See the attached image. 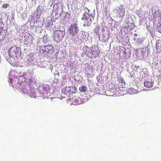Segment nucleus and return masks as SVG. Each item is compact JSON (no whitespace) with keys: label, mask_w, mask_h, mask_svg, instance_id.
<instances>
[{"label":"nucleus","mask_w":161,"mask_h":161,"mask_svg":"<svg viewBox=\"0 0 161 161\" xmlns=\"http://www.w3.org/2000/svg\"><path fill=\"white\" fill-rule=\"evenodd\" d=\"M83 52L88 57L90 58H95L97 57L99 53V50L95 47H92L89 48L85 46L83 48Z\"/></svg>","instance_id":"nucleus-1"},{"label":"nucleus","mask_w":161,"mask_h":161,"mask_svg":"<svg viewBox=\"0 0 161 161\" xmlns=\"http://www.w3.org/2000/svg\"><path fill=\"white\" fill-rule=\"evenodd\" d=\"M21 52L19 48L16 46L11 47L8 51V55L10 58H18L20 55Z\"/></svg>","instance_id":"nucleus-2"},{"label":"nucleus","mask_w":161,"mask_h":161,"mask_svg":"<svg viewBox=\"0 0 161 161\" xmlns=\"http://www.w3.org/2000/svg\"><path fill=\"white\" fill-rule=\"evenodd\" d=\"M65 33V29L63 28L62 30L55 31L54 33V40L57 42H61L64 37Z\"/></svg>","instance_id":"nucleus-3"},{"label":"nucleus","mask_w":161,"mask_h":161,"mask_svg":"<svg viewBox=\"0 0 161 161\" xmlns=\"http://www.w3.org/2000/svg\"><path fill=\"white\" fill-rule=\"evenodd\" d=\"M80 30L76 22L72 24L69 27L68 31L70 35L73 37L75 36L79 32Z\"/></svg>","instance_id":"nucleus-4"},{"label":"nucleus","mask_w":161,"mask_h":161,"mask_svg":"<svg viewBox=\"0 0 161 161\" xmlns=\"http://www.w3.org/2000/svg\"><path fill=\"white\" fill-rule=\"evenodd\" d=\"M125 6L123 5H120L119 6L117 7L114 10L115 13L117 14L118 17L123 18L125 14Z\"/></svg>","instance_id":"nucleus-5"},{"label":"nucleus","mask_w":161,"mask_h":161,"mask_svg":"<svg viewBox=\"0 0 161 161\" xmlns=\"http://www.w3.org/2000/svg\"><path fill=\"white\" fill-rule=\"evenodd\" d=\"M106 30L104 28L102 29V31H103V35L101 36H99V40L102 41L103 42H107L109 38V35H110V32L108 31L107 29H106Z\"/></svg>","instance_id":"nucleus-6"},{"label":"nucleus","mask_w":161,"mask_h":161,"mask_svg":"<svg viewBox=\"0 0 161 161\" xmlns=\"http://www.w3.org/2000/svg\"><path fill=\"white\" fill-rule=\"evenodd\" d=\"M53 49V47L51 45H44L41 46L40 48L41 51L43 53H51L52 52Z\"/></svg>","instance_id":"nucleus-7"},{"label":"nucleus","mask_w":161,"mask_h":161,"mask_svg":"<svg viewBox=\"0 0 161 161\" xmlns=\"http://www.w3.org/2000/svg\"><path fill=\"white\" fill-rule=\"evenodd\" d=\"M21 73H20L19 74V77H18L19 80H21V82H24L25 80V79H26L30 78L29 76L30 75L29 73V70L27 71L25 73H23L22 74Z\"/></svg>","instance_id":"nucleus-8"},{"label":"nucleus","mask_w":161,"mask_h":161,"mask_svg":"<svg viewBox=\"0 0 161 161\" xmlns=\"http://www.w3.org/2000/svg\"><path fill=\"white\" fill-rule=\"evenodd\" d=\"M152 16L153 18V19H157L159 21L161 20V14L160 12L158 9H153L152 10Z\"/></svg>","instance_id":"nucleus-9"},{"label":"nucleus","mask_w":161,"mask_h":161,"mask_svg":"<svg viewBox=\"0 0 161 161\" xmlns=\"http://www.w3.org/2000/svg\"><path fill=\"white\" fill-rule=\"evenodd\" d=\"M24 93L29 94L30 93V86L28 84H25V83H22L20 88Z\"/></svg>","instance_id":"nucleus-10"},{"label":"nucleus","mask_w":161,"mask_h":161,"mask_svg":"<svg viewBox=\"0 0 161 161\" xmlns=\"http://www.w3.org/2000/svg\"><path fill=\"white\" fill-rule=\"evenodd\" d=\"M134 25L132 24L127 23L125 24L123 27V29L125 33H128L130 32L131 31L132 29L133 28V27Z\"/></svg>","instance_id":"nucleus-11"},{"label":"nucleus","mask_w":161,"mask_h":161,"mask_svg":"<svg viewBox=\"0 0 161 161\" xmlns=\"http://www.w3.org/2000/svg\"><path fill=\"white\" fill-rule=\"evenodd\" d=\"M154 83V81L151 79H148L144 82V84L145 86L147 88H150L153 87Z\"/></svg>","instance_id":"nucleus-12"},{"label":"nucleus","mask_w":161,"mask_h":161,"mask_svg":"<svg viewBox=\"0 0 161 161\" xmlns=\"http://www.w3.org/2000/svg\"><path fill=\"white\" fill-rule=\"evenodd\" d=\"M27 64L29 65H31V64H33V61L34 60V55L32 53L30 54L27 57Z\"/></svg>","instance_id":"nucleus-13"},{"label":"nucleus","mask_w":161,"mask_h":161,"mask_svg":"<svg viewBox=\"0 0 161 161\" xmlns=\"http://www.w3.org/2000/svg\"><path fill=\"white\" fill-rule=\"evenodd\" d=\"M50 86L48 85H43L39 86L38 89L40 90L42 88L43 92H49L50 90Z\"/></svg>","instance_id":"nucleus-14"},{"label":"nucleus","mask_w":161,"mask_h":161,"mask_svg":"<svg viewBox=\"0 0 161 161\" xmlns=\"http://www.w3.org/2000/svg\"><path fill=\"white\" fill-rule=\"evenodd\" d=\"M71 88L70 87H66L64 89H62V91H64V93L66 95H68L70 94L71 93L73 92L71 91Z\"/></svg>","instance_id":"nucleus-15"},{"label":"nucleus","mask_w":161,"mask_h":161,"mask_svg":"<svg viewBox=\"0 0 161 161\" xmlns=\"http://www.w3.org/2000/svg\"><path fill=\"white\" fill-rule=\"evenodd\" d=\"M43 7L39 6L37 7L35 13L38 15H40L43 13Z\"/></svg>","instance_id":"nucleus-16"},{"label":"nucleus","mask_w":161,"mask_h":161,"mask_svg":"<svg viewBox=\"0 0 161 161\" xmlns=\"http://www.w3.org/2000/svg\"><path fill=\"white\" fill-rule=\"evenodd\" d=\"M79 90L81 92H85L87 91L88 88L86 85H83L80 86Z\"/></svg>","instance_id":"nucleus-17"},{"label":"nucleus","mask_w":161,"mask_h":161,"mask_svg":"<svg viewBox=\"0 0 161 161\" xmlns=\"http://www.w3.org/2000/svg\"><path fill=\"white\" fill-rule=\"evenodd\" d=\"M87 14L88 15V19H89V21H92L94 19V17L95 14H91L90 12V10L88 11Z\"/></svg>","instance_id":"nucleus-18"},{"label":"nucleus","mask_w":161,"mask_h":161,"mask_svg":"<svg viewBox=\"0 0 161 161\" xmlns=\"http://www.w3.org/2000/svg\"><path fill=\"white\" fill-rule=\"evenodd\" d=\"M47 20H48L47 22V26L49 27H51L53 25V20L52 18L50 17H47Z\"/></svg>","instance_id":"nucleus-19"},{"label":"nucleus","mask_w":161,"mask_h":161,"mask_svg":"<svg viewBox=\"0 0 161 161\" xmlns=\"http://www.w3.org/2000/svg\"><path fill=\"white\" fill-rule=\"evenodd\" d=\"M81 19L82 20H84V22L85 21H89L88 20H89V19H88V15L86 13H84L83 14L82 17L81 18Z\"/></svg>","instance_id":"nucleus-20"},{"label":"nucleus","mask_w":161,"mask_h":161,"mask_svg":"<svg viewBox=\"0 0 161 161\" xmlns=\"http://www.w3.org/2000/svg\"><path fill=\"white\" fill-rule=\"evenodd\" d=\"M0 28H0V29H1V31H4L3 29L4 24L2 20V19L3 18V17H2V16L1 14H0Z\"/></svg>","instance_id":"nucleus-21"},{"label":"nucleus","mask_w":161,"mask_h":161,"mask_svg":"<svg viewBox=\"0 0 161 161\" xmlns=\"http://www.w3.org/2000/svg\"><path fill=\"white\" fill-rule=\"evenodd\" d=\"M81 100V98H76L75 99V102H76L75 103V105H78V104H80V103H83L85 102V101H87V100H86L85 99H83V101L82 102V103H80V101Z\"/></svg>","instance_id":"nucleus-22"},{"label":"nucleus","mask_w":161,"mask_h":161,"mask_svg":"<svg viewBox=\"0 0 161 161\" xmlns=\"http://www.w3.org/2000/svg\"><path fill=\"white\" fill-rule=\"evenodd\" d=\"M156 31L161 33V23H158L157 26Z\"/></svg>","instance_id":"nucleus-23"},{"label":"nucleus","mask_w":161,"mask_h":161,"mask_svg":"<svg viewBox=\"0 0 161 161\" xmlns=\"http://www.w3.org/2000/svg\"><path fill=\"white\" fill-rule=\"evenodd\" d=\"M92 22V21H85L84 22V24H83V26H89L91 25Z\"/></svg>","instance_id":"nucleus-24"},{"label":"nucleus","mask_w":161,"mask_h":161,"mask_svg":"<svg viewBox=\"0 0 161 161\" xmlns=\"http://www.w3.org/2000/svg\"><path fill=\"white\" fill-rule=\"evenodd\" d=\"M100 30L99 29V27L98 26L96 27V28L94 29V31L96 33V34L98 35L99 34V31Z\"/></svg>","instance_id":"nucleus-25"},{"label":"nucleus","mask_w":161,"mask_h":161,"mask_svg":"<svg viewBox=\"0 0 161 161\" xmlns=\"http://www.w3.org/2000/svg\"><path fill=\"white\" fill-rule=\"evenodd\" d=\"M133 40L134 41L138 43H141L142 42V41L140 38H134Z\"/></svg>","instance_id":"nucleus-26"},{"label":"nucleus","mask_w":161,"mask_h":161,"mask_svg":"<svg viewBox=\"0 0 161 161\" xmlns=\"http://www.w3.org/2000/svg\"><path fill=\"white\" fill-rule=\"evenodd\" d=\"M119 82L120 83H122V84L123 83L124 85L122 84V87H125V81L123 79L121 78L119 80Z\"/></svg>","instance_id":"nucleus-27"},{"label":"nucleus","mask_w":161,"mask_h":161,"mask_svg":"<svg viewBox=\"0 0 161 161\" xmlns=\"http://www.w3.org/2000/svg\"><path fill=\"white\" fill-rule=\"evenodd\" d=\"M32 91L31 92V94H30V97H31L32 98H36V93H35L34 92H33V93H32Z\"/></svg>","instance_id":"nucleus-28"},{"label":"nucleus","mask_w":161,"mask_h":161,"mask_svg":"<svg viewBox=\"0 0 161 161\" xmlns=\"http://www.w3.org/2000/svg\"><path fill=\"white\" fill-rule=\"evenodd\" d=\"M12 76L11 75L9 76V82L11 83H12L13 82V80H12Z\"/></svg>","instance_id":"nucleus-29"},{"label":"nucleus","mask_w":161,"mask_h":161,"mask_svg":"<svg viewBox=\"0 0 161 161\" xmlns=\"http://www.w3.org/2000/svg\"><path fill=\"white\" fill-rule=\"evenodd\" d=\"M9 6V4L8 3L4 4L3 5L2 7L4 8H6Z\"/></svg>","instance_id":"nucleus-30"},{"label":"nucleus","mask_w":161,"mask_h":161,"mask_svg":"<svg viewBox=\"0 0 161 161\" xmlns=\"http://www.w3.org/2000/svg\"><path fill=\"white\" fill-rule=\"evenodd\" d=\"M90 10L88 9L87 8H84V11L85 12V13H87L88 11H89Z\"/></svg>","instance_id":"nucleus-31"},{"label":"nucleus","mask_w":161,"mask_h":161,"mask_svg":"<svg viewBox=\"0 0 161 161\" xmlns=\"http://www.w3.org/2000/svg\"><path fill=\"white\" fill-rule=\"evenodd\" d=\"M28 35V36H27L28 37V40L29 39V38L30 39H31V36H30V35L29 34H27ZM27 37V36H25V38Z\"/></svg>","instance_id":"nucleus-32"},{"label":"nucleus","mask_w":161,"mask_h":161,"mask_svg":"<svg viewBox=\"0 0 161 161\" xmlns=\"http://www.w3.org/2000/svg\"><path fill=\"white\" fill-rule=\"evenodd\" d=\"M130 53L129 52L128 53V54L127 55V56H126L125 57H126V58H128V57H129L130 56Z\"/></svg>","instance_id":"nucleus-33"},{"label":"nucleus","mask_w":161,"mask_h":161,"mask_svg":"<svg viewBox=\"0 0 161 161\" xmlns=\"http://www.w3.org/2000/svg\"><path fill=\"white\" fill-rule=\"evenodd\" d=\"M137 34H135L134 35V37H135V38L137 36Z\"/></svg>","instance_id":"nucleus-34"},{"label":"nucleus","mask_w":161,"mask_h":161,"mask_svg":"<svg viewBox=\"0 0 161 161\" xmlns=\"http://www.w3.org/2000/svg\"><path fill=\"white\" fill-rule=\"evenodd\" d=\"M3 31H1V29H0V35H1L2 32Z\"/></svg>","instance_id":"nucleus-35"},{"label":"nucleus","mask_w":161,"mask_h":161,"mask_svg":"<svg viewBox=\"0 0 161 161\" xmlns=\"http://www.w3.org/2000/svg\"><path fill=\"white\" fill-rule=\"evenodd\" d=\"M156 49L157 50L158 49V48H157L158 45L157 44L156 45Z\"/></svg>","instance_id":"nucleus-36"},{"label":"nucleus","mask_w":161,"mask_h":161,"mask_svg":"<svg viewBox=\"0 0 161 161\" xmlns=\"http://www.w3.org/2000/svg\"><path fill=\"white\" fill-rule=\"evenodd\" d=\"M43 92H42V91L41 92H40V93H42V94H43V93H43Z\"/></svg>","instance_id":"nucleus-37"},{"label":"nucleus","mask_w":161,"mask_h":161,"mask_svg":"<svg viewBox=\"0 0 161 161\" xmlns=\"http://www.w3.org/2000/svg\"><path fill=\"white\" fill-rule=\"evenodd\" d=\"M61 15V14L60 13H59V16Z\"/></svg>","instance_id":"nucleus-38"},{"label":"nucleus","mask_w":161,"mask_h":161,"mask_svg":"<svg viewBox=\"0 0 161 161\" xmlns=\"http://www.w3.org/2000/svg\"><path fill=\"white\" fill-rule=\"evenodd\" d=\"M57 14H58V13H57V14H56V13L55 14V15H56Z\"/></svg>","instance_id":"nucleus-39"},{"label":"nucleus","mask_w":161,"mask_h":161,"mask_svg":"<svg viewBox=\"0 0 161 161\" xmlns=\"http://www.w3.org/2000/svg\"><path fill=\"white\" fill-rule=\"evenodd\" d=\"M26 41H29H29H29V40H27Z\"/></svg>","instance_id":"nucleus-40"},{"label":"nucleus","mask_w":161,"mask_h":161,"mask_svg":"<svg viewBox=\"0 0 161 161\" xmlns=\"http://www.w3.org/2000/svg\"><path fill=\"white\" fill-rule=\"evenodd\" d=\"M114 28H115V25L114 26Z\"/></svg>","instance_id":"nucleus-41"},{"label":"nucleus","mask_w":161,"mask_h":161,"mask_svg":"<svg viewBox=\"0 0 161 161\" xmlns=\"http://www.w3.org/2000/svg\"><path fill=\"white\" fill-rule=\"evenodd\" d=\"M40 65L39 64L38 65V66H39Z\"/></svg>","instance_id":"nucleus-42"},{"label":"nucleus","mask_w":161,"mask_h":161,"mask_svg":"<svg viewBox=\"0 0 161 161\" xmlns=\"http://www.w3.org/2000/svg\"><path fill=\"white\" fill-rule=\"evenodd\" d=\"M41 67H42V66H40Z\"/></svg>","instance_id":"nucleus-43"},{"label":"nucleus","mask_w":161,"mask_h":161,"mask_svg":"<svg viewBox=\"0 0 161 161\" xmlns=\"http://www.w3.org/2000/svg\"><path fill=\"white\" fill-rule=\"evenodd\" d=\"M1 60L0 59V62H1Z\"/></svg>","instance_id":"nucleus-44"}]
</instances>
